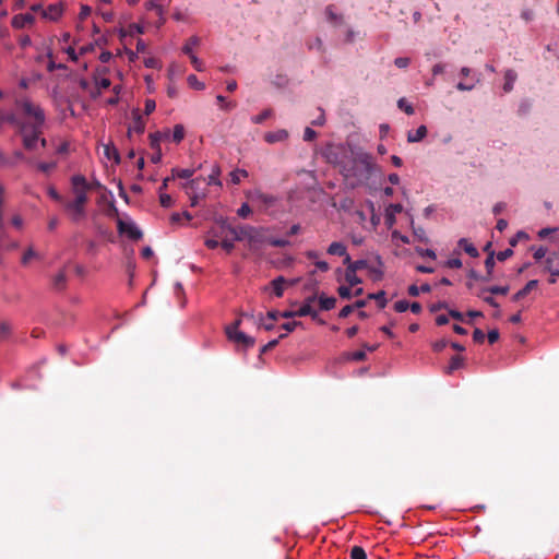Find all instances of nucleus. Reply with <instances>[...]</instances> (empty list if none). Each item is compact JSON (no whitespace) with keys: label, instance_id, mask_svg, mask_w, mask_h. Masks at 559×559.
I'll return each instance as SVG.
<instances>
[{"label":"nucleus","instance_id":"1","mask_svg":"<svg viewBox=\"0 0 559 559\" xmlns=\"http://www.w3.org/2000/svg\"><path fill=\"white\" fill-rule=\"evenodd\" d=\"M236 241L248 240L251 248H255L265 242L264 228L254 227L250 225H238L237 230L234 233Z\"/></svg>","mask_w":559,"mask_h":559},{"label":"nucleus","instance_id":"2","mask_svg":"<svg viewBox=\"0 0 559 559\" xmlns=\"http://www.w3.org/2000/svg\"><path fill=\"white\" fill-rule=\"evenodd\" d=\"M15 104L22 114L29 119V123H26L29 128L43 127L45 114L38 105L33 104L27 98L17 99Z\"/></svg>","mask_w":559,"mask_h":559},{"label":"nucleus","instance_id":"3","mask_svg":"<svg viewBox=\"0 0 559 559\" xmlns=\"http://www.w3.org/2000/svg\"><path fill=\"white\" fill-rule=\"evenodd\" d=\"M71 188L76 203H87V192L92 190V185L87 182L83 175H74L71 178Z\"/></svg>","mask_w":559,"mask_h":559},{"label":"nucleus","instance_id":"4","mask_svg":"<svg viewBox=\"0 0 559 559\" xmlns=\"http://www.w3.org/2000/svg\"><path fill=\"white\" fill-rule=\"evenodd\" d=\"M62 205H63L64 210L68 212L71 221L74 223H78L79 221L84 218L86 215V211H85L86 203H76V201H74V200H71V201L66 200Z\"/></svg>","mask_w":559,"mask_h":559},{"label":"nucleus","instance_id":"5","mask_svg":"<svg viewBox=\"0 0 559 559\" xmlns=\"http://www.w3.org/2000/svg\"><path fill=\"white\" fill-rule=\"evenodd\" d=\"M460 74L464 78H469L468 81H461L456 84V88L461 92L472 91L480 81L479 76L473 73L472 69L468 67H463Z\"/></svg>","mask_w":559,"mask_h":559},{"label":"nucleus","instance_id":"6","mask_svg":"<svg viewBox=\"0 0 559 559\" xmlns=\"http://www.w3.org/2000/svg\"><path fill=\"white\" fill-rule=\"evenodd\" d=\"M41 129L43 127L29 128L26 124L24 132H21V134L23 135V144L26 150L32 151L36 147V143L39 140V135L43 132Z\"/></svg>","mask_w":559,"mask_h":559},{"label":"nucleus","instance_id":"7","mask_svg":"<svg viewBox=\"0 0 559 559\" xmlns=\"http://www.w3.org/2000/svg\"><path fill=\"white\" fill-rule=\"evenodd\" d=\"M117 228L120 234H127L133 240H139L143 236L142 231L133 223H126L119 217L117 218Z\"/></svg>","mask_w":559,"mask_h":559},{"label":"nucleus","instance_id":"8","mask_svg":"<svg viewBox=\"0 0 559 559\" xmlns=\"http://www.w3.org/2000/svg\"><path fill=\"white\" fill-rule=\"evenodd\" d=\"M227 336L230 341L238 345H241L245 348H250L255 343L253 337L245 334L241 331H235V329H233L231 332L227 333Z\"/></svg>","mask_w":559,"mask_h":559},{"label":"nucleus","instance_id":"9","mask_svg":"<svg viewBox=\"0 0 559 559\" xmlns=\"http://www.w3.org/2000/svg\"><path fill=\"white\" fill-rule=\"evenodd\" d=\"M133 124L128 128V136L131 138L132 132L142 134L145 130V120L139 109L132 110Z\"/></svg>","mask_w":559,"mask_h":559},{"label":"nucleus","instance_id":"10","mask_svg":"<svg viewBox=\"0 0 559 559\" xmlns=\"http://www.w3.org/2000/svg\"><path fill=\"white\" fill-rule=\"evenodd\" d=\"M248 197L250 198V200L252 202H259L266 206L273 205L276 201L275 197H273L271 194H265V193L261 192L260 190L252 191Z\"/></svg>","mask_w":559,"mask_h":559},{"label":"nucleus","instance_id":"11","mask_svg":"<svg viewBox=\"0 0 559 559\" xmlns=\"http://www.w3.org/2000/svg\"><path fill=\"white\" fill-rule=\"evenodd\" d=\"M288 139V132L285 129H280L276 131L266 132L264 134V141L269 144H274L277 142H284Z\"/></svg>","mask_w":559,"mask_h":559},{"label":"nucleus","instance_id":"12","mask_svg":"<svg viewBox=\"0 0 559 559\" xmlns=\"http://www.w3.org/2000/svg\"><path fill=\"white\" fill-rule=\"evenodd\" d=\"M62 12L63 8L61 3L50 4L46 10L41 11V15L44 19L57 21L62 15Z\"/></svg>","mask_w":559,"mask_h":559},{"label":"nucleus","instance_id":"13","mask_svg":"<svg viewBox=\"0 0 559 559\" xmlns=\"http://www.w3.org/2000/svg\"><path fill=\"white\" fill-rule=\"evenodd\" d=\"M376 265L369 264L367 266V270L369 271V274L373 281H380L383 277V262L380 255L376 257Z\"/></svg>","mask_w":559,"mask_h":559},{"label":"nucleus","instance_id":"14","mask_svg":"<svg viewBox=\"0 0 559 559\" xmlns=\"http://www.w3.org/2000/svg\"><path fill=\"white\" fill-rule=\"evenodd\" d=\"M34 21H35V17L29 13L16 14L13 16L11 24L14 28L20 29V28L25 27L27 24H33Z\"/></svg>","mask_w":559,"mask_h":559},{"label":"nucleus","instance_id":"15","mask_svg":"<svg viewBox=\"0 0 559 559\" xmlns=\"http://www.w3.org/2000/svg\"><path fill=\"white\" fill-rule=\"evenodd\" d=\"M3 122H9V123L17 127L20 132H24V130L26 128V123L20 121L14 114L0 112V123H3Z\"/></svg>","mask_w":559,"mask_h":559},{"label":"nucleus","instance_id":"16","mask_svg":"<svg viewBox=\"0 0 559 559\" xmlns=\"http://www.w3.org/2000/svg\"><path fill=\"white\" fill-rule=\"evenodd\" d=\"M537 285H538L537 280L528 281L522 289H520L519 292H516L513 295L512 300L519 301V300L523 299L527 294H530L533 289H535L537 287Z\"/></svg>","mask_w":559,"mask_h":559},{"label":"nucleus","instance_id":"17","mask_svg":"<svg viewBox=\"0 0 559 559\" xmlns=\"http://www.w3.org/2000/svg\"><path fill=\"white\" fill-rule=\"evenodd\" d=\"M403 211V206L399 203L390 204L385 211V223L389 227H391L395 223V214L401 213Z\"/></svg>","mask_w":559,"mask_h":559},{"label":"nucleus","instance_id":"18","mask_svg":"<svg viewBox=\"0 0 559 559\" xmlns=\"http://www.w3.org/2000/svg\"><path fill=\"white\" fill-rule=\"evenodd\" d=\"M219 224H221L219 231L215 233L214 235L216 237H223V234H224V235H227L231 240L236 241L234 239V233L237 230V226H233V225L228 224L226 219H222L219 222Z\"/></svg>","mask_w":559,"mask_h":559},{"label":"nucleus","instance_id":"19","mask_svg":"<svg viewBox=\"0 0 559 559\" xmlns=\"http://www.w3.org/2000/svg\"><path fill=\"white\" fill-rule=\"evenodd\" d=\"M67 273L64 270H60L53 277H52V287L56 290H63L67 287Z\"/></svg>","mask_w":559,"mask_h":559},{"label":"nucleus","instance_id":"20","mask_svg":"<svg viewBox=\"0 0 559 559\" xmlns=\"http://www.w3.org/2000/svg\"><path fill=\"white\" fill-rule=\"evenodd\" d=\"M325 14H326V19L328 21L333 24L334 26H340L343 24L344 22V19H343V15L341 14H337L335 11H334V5L330 4L325 8Z\"/></svg>","mask_w":559,"mask_h":559},{"label":"nucleus","instance_id":"21","mask_svg":"<svg viewBox=\"0 0 559 559\" xmlns=\"http://www.w3.org/2000/svg\"><path fill=\"white\" fill-rule=\"evenodd\" d=\"M518 79V74L514 70L508 69L504 72V84H503V91L506 93H510L513 90V85Z\"/></svg>","mask_w":559,"mask_h":559},{"label":"nucleus","instance_id":"22","mask_svg":"<svg viewBox=\"0 0 559 559\" xmlns=\"http://www.w3.org/2000/svg\"><path fill=\"white\" fill-rule=\"evenodd\" d=\"M459 247L462 248L469 257L477 258L479 252L477 248L469 242L466 238H461L457 242Z\"/></svg>","mask_w":559,"mask_h":559},{"label":"nucleus","instance_id":"23","mask_svg":"<svg viewBox=\"0 0 559 559\" xmlns=\"http://www.w3.org/2000/svg\"><path fill=\"white\" fill-rule=\"evenodd\" d=\"M104 155L109 159L114 160L116 164L120 163V154L118 148L114 144L104 145Z\"/></svg>","mask_w":559,"mask_h":559},{"label":"nucleus","instance_id":"24","mask_svg":"<svg viewBox=\"0 0 559 559\" xmlns=\"http://www.w3.org/2000/svg\"><path fill=\"white\" fill-rule=\"evenodd\" d=\"M427 135V128L425 126H420L416 129L415 132L409 131L407 134V141L409 143H416L421 141Z\"/></svg>","mask_w":559,"mask_h":559},{"label":"nucleus","instance_id":"25","mask_svg":"<svg viewBox=\"0 0 559 559\" xmlns=\"http://www.w3.org/2000/svg\"><path fill=\"white\" fill-rule=\"evenodd\" d=\"M489 290L487 289V287H483L480 289H478L475 295L483 299L486 304H488L489 306L493 307V308H499V304L496 301V299L488 295Z\"/></svg>","mask_w":559,"mask_h":559},{"label":"nucleus","instance_id":"26","mask_svg":"<svg viewBox=\"0 0 559 559\" xmlns=\"http://www.w3.org/2000/svg\"><path fill=\"white\" fill-rule=\"evenodd\" d=\"M202 182H204L203 178H194L186 182L183 189L186 192H205V190L201 188Z\"/></svg>","mask_w":559,"mask_h":559},{"label":"nucleus","instance_id":"27","mask_svg":"<svg viewBox=\"0 0 559 559\" xmlns=\"http://www.w3.org/2000/svg\"><path fill=\"white\" fill-rule=\"evenodd\" d=\"M169 135V131L162 133L159 131L153 132L148 135L150 146L152 150L160 148V141Z\"/></svg>","mask_w":559,"mask_h":559},{"label":"nucleus","instance_id":"28","mask_svg":"<svg viewBox=\"0 0 559 559\" xmlns=\"http://www.w3.org/2000/svg\"><path fill=\"white\" fill-rule=\"evenodd\" d=\"M346 246L342 242H338V241H334L332 242L329 247H328V250L326 252L329 254H332V255H338V257H343V255H346Z\"/></svg>","mask_w":559,"mask_h":559},{"label":"nucleus","instance_id":"29","mask_svg":"<svg viewBox=\"0 0 559 559\" xmlns=\"http://www.w3.org/2000/svg\"><path fill=\"white\" fill-rule=\"evenodd\" d=\"M319 305L321 310L329 311L333 309L336 305V298L335 297H326L324 294H321L319 297Z\"/></svg>","mask_w":559,"mask_h":559},{"label":"nucleus","instance_id":"30","mask_svg":"<svg viewBox=\"0 0 559 559\" xmlns=\"http://www.w3.org/2000/svg\"><path fill=\"white\" fill-rule=\"evenodd\" d=\"M146 7H147L148 10H154L156 12V14L159 17V24H164L165 23V17H164L165 10L158 3V0H147Z\"/></svg>","mask_w":559,"mask_h":559},{"label":"nucleus","instance_id":"31","mask_svg":"<svg viewBox=\"0 0 559 559\" xmlns=\"http://www.w3.org/2000/svg\"><path fill=\"white\" fill-rule=\"evenodd\" d=\"M297 317L310 316L313 320L318 318V312L313 310L309 302H305L298 310H296Z\"/></svg>","mask_w":559,"mask_h":559},{"label":"nucleus","instance_id":"32","mask_svg":"<svg viewBox=\"0 0 559 559\" xmlns=\"http://www.w3.org/2000/svg\"><path fill=\"white\" fill-rule=\"evenodd\" d=\"M285 282L286 281H285V278L283 276H278V277L274 278L271 282V285L273 287V292H274L276 297H282L283 296Z\"/></svg>","mask_w":559,"mask_h":559},{"label":"nucleus","instance_id":"33","mask_svg":"<svg viewBox=\"0 0 559 559\" xmlns=\"http://www.w3.org/2000/svg\"><path fill=\"white\" fill-rule=\"evenodd\" d=\"M201 39L198 36H191L182 47V52L185 55H191L193 52V48L199 46Z\"/></svg>","mask_w":559,"mask_h":559},{"label":"nucleus","instance_id":"34","mask_svg":"<svg viewBox=\"0 0 559 559\" xmlns=\"http://www.w3.org/2000/svg\"><path fill=\"white\" fill-rule=\"evenodd\" d=\"M356 162H358L359 164H361L365 168V170L369 174L371 173L372 170V157L371 155L369 154H359L357 157H356Z\"/></svg>","mask_w":559,"mask_h":559},{"label":"nucleus","instance_id":"35","mask_svg":"<svg viewBox=\"0 0 559 559\" xmlns=\"http://www.w3.org/2000/svg\"><path fill=\"white\" fill-rule=\"evenodd\" d=\"M221 175V168L218 165H214L211 174L207 177V185H215L222 187V181L218 179Z\"/></svg>","mask_w":559,"mask_h":559},{"label":"nucleus","instance_id":"36","mask_svg":"<svg viewBox=\"0 0 559 559\" xmlns=\"http://www.w3.org/2000/svg\"><path fill=\"white\" fill-rule=\"evenodd\" d=\"M368 299H374L377 300L378 302V307L380 309H383L385 308L386 304H388V300L385 298V292L384 290H380L378 293H371L368 295Z\"/></svg>","mask_w":559,"mask_h":559},{"label":"nucleus","instance_id":"37","mask_svg":"<svg viewBox=\"0 0 559 559\" xmlns=\"http://www.w3.org/2000/svg\"><path fill=\"white\" fill-rule=\"evenodd\" d=\"M273 116V110L271 108L264 109L261 114L252 116L251 121L254 124H261L266 119L271 118Z\"/></svg>","mask_w":559,"mask_h":559},{"label":"nucleus","instance_id":"38","mask_svg":"<svg viewBox=\"0 0 559 559\" xmlns=\"http://www.w3.org/2000/svg\"><path fill=\"white\" fill-rule=\"evenodd\" d=\"M464 358L462 356L455 355L451 358L450 365L448 367L447 372L452 373L454 370L461 368L463 366Z\"/></svg>","mask_w":559,"mask_h":559},{"label":"nucleus","instance_id":"39","mask_svg":"<svg viewBox=\"0 0 559 559\" xmlns=\"http://www.w3.org/2000/svg\"><path fill=\"white\" fill-rule=\"evenodd\" d=\"M357 272L345 270L344 278L349 286H356L361 283V280L356 275Z\"/></svg>","mask_w":559,"mask_h":559},{"label":"nucleus","instance_id":"40","mask_svg":"<svg viewBox=\"0 0 559 559\" xmlns=\"http://www.w3.org/2000/svg\"><path fill=\"white\" fill-rule=\"evenodd\" d=\"M229 177L233 183L238 185L241 178L248 177V173L245 169H236L229 174Z\"/></svg>","mask_w":559,"mask_h":559},{"label":"nucleus","instance_id":"41","mask_svg":"<svg viewBox=\"0 0 559 559\" xmlns=\"http://www.w3.org/2000/svg\"><path fill=\"white\" fill-rule=\"evenodd\" d=\"M185 138V128L182 124H176L173 132V141L180 143Z\"/></svg>","mask_w":559,"mask_h":559},{"label":"nucleus","instance_id":"42","mask_svg":"<svg viewBox=\"0 0 559 559\" xmlns=\"http://www.w3.org/2000/svg\"><path fill=\"white\" fill-rule=\"evenodd\" d=\"M38 258V253L33 249V247H29L23 254L21 259V263L23 265H27L32 259Z\"/></svg>","mask_w":559,"mask_h":559},{"label":"nucleus","instance_id":"43","mask_svg":"<svg viewBox=\"0 0 559 559\" xmlns=\"http://www.w3.org/2000/svg\"><path fill=\"white\" fill-rule=\"evenodd\" d=\"M194 174V169H173V178L178 177L182 179H188L192 177Z\"/></svg>","mask_w":559,"mask_h":559},{"label":"nucleus","instance_id":"44","mask_svg":"<svg viewBox=\"0 0 559 559\" xmlns=\"http://www.w3.org/2000/svg\"><path fill=\"white\" fill-rule=\"evenodd\" d=\"M350 559H367V554L362 547L354 546L350 550Z\"/></svg>","mask_w":559,"mask_h":559},{"label":"nucleus","instance_id":"45","mask_svg":"<svg viewBox=\"0 0 559 559\" xmlns=\"http://www.w3.org/2000/svg\"><path fill=\"white\" fill-rule=\"evenodd\" d=\"M265 242H269L272 247L285 248L290 245L287 239L282 238H266Z\"/></svg>","mask_w":559,"mask_h":559},{"label":"nucleus","instance_id":"46","mask_svg":"<svg viewBox=\"0 0 559 559\" xmlns=\"http://www.w3.org/2000/svg\"><path fill=\"white\" fill-rule=\"evenodd\" d=\"M367 266H368V262L366 260H356L353 263H350V265H348L346 267V270L352 271V272H357L362 269H367Z\"/></svg>","mask_w":559,"mask_h":559},{"label":"nucleus","instance_id":"47","mask_svg":"<svg viewBox=\"0 0 559 559\" xmlns=\"http://www.w3.org/2000/svg\"><path fill=\"white\" fill-rule=\"evenodd\" d=\"M397 107L403 110L405 114L407 115H413L415 111H414V107L407 103V100L405 98H400L399 102H397Z\"/></svg>","mask_w":559,"mask_h":559},{"label":"nucleus","instance_id":"48","mask_svg":"<svg viewBox=\"0 0 559 559\" xmlns=\"http://www.w3.org/2000/svg\"><path fill=\"white\" fill-rule=\"evenodd\" d=\"M221 246L227 252L230 253L234 250V240H231L227 235L223 234Z\"/></svg>","mask_w":559,"mask_h":559},{"label":"nucleus","instance_id":"49","mask_svg":"<svg viewBox=\"0 0 559 559\" xmlns=\"http://www.w3.org/2000/svg\"><path fill=\"white\" fill-rule=\"evenodd\" d=\"M485 267L489 275H492V271L495 267V252H489L488 257L485 260Z\"/></svg>","mask_w":559,"mask_h":559},{"label":"nucleus","instance_id":"50","mask_svg":"<svg viewBox=\"0 0 559 559\" xmlns=\"http://www.w3.org/2000/svg\"><path fill=\"white\" fill-rule=\"evenodd\" d=\"M190 198V205L197 206L200 199L205 198V192H186Z\"/></svg>","mask_w":559,"mask_h":559},{"label":"nucleus","instance_id":"51","mask_svg":"<svg viewBox=\"0 0 559 559\" xmlns=\"http://www.w3.org/2000/svg\"><path fill=\"white\" fill-rule=\"evenodd\" d=\"M189 58H190V61H191V64L193 66V68L201 72L204 70V64H203V61L200 60L193 52L191 55H188Z\"/></svg>","mask_w":559,"mask_h":559},{"label":"nucleus","instance_id":"52","mask_svg":"<svg viewBox=\"0 0 559 559\" xmlns=\"http://www.w3.org/2000/svg\"><path fill=\"white\" fill-rule=\"evenodd\" d=\"M487 289L491 295H507L509 292V286H490L487 287Z\"/></svg>","mask_w":559,"mask_h":559},{"label":"nucleus","instance_id":"53","mask_svg":"<svg viewBox=\"0 0 559 559\" xmlns=\"http://www.w3.org/2000/svg\"><path fill=\"white\" fill-rule=\"evenodd\" d=\"M57 167V163L56 162H51V163H39L37 165V168L38 170H40L41 173H45V174H49L51 170H53L55 168Z\"/></svg>","mask_w":559,"mask_h":559},{"label":"nucleus","instance_id":"54","mask_svg":"<svg viewBox=\"0 0 559 559\" xmlns=\"http://www.w3.org/2000/svg\"><path fill=\"white\" fill-rule=\"evenodd\" d=\"M350 287L352 286H349V285L348 286H340L337 288V293H338L340 297L343 299H350L353 296Z\"/></svg>","mask_w":559,"mask_h":559},{"label":"nucleus","instance_id":"55","mask_svg":"<svg viewBox=\"0 0 559 559\" xmlns=\"http://www.w3.org/2000/svg\"><path fill=\"white\" fill-rule=\"evenodd\" d=\"M554 259L548 257L545 261L546 269L550 272L551 276H559V267L552 266Z\"/></svg>","mask_w":559,"mask_h":559},{"label":"nucleus","instance_id":"56","mask_svg":"<svg viewBox=\"0 0 559 559\" xmlns=\"http://www.w3.org/2000/svg\"><path fill=\"white\" fill-rule=\"evenodd\" d=\"M188 83L190 86L197 88V90H203L204 88V84L199 82L198 78L194 75V74H190L188 76Z\"/></svg>","mask_w":559,"mask_h":559},{"label":"nucleus","instance_id":"57","mask_svg":"<svg viewBox=\"0 0 559 559\" xmlns=\"http://www.w3.org/2000/svg\"><path fill=\"white\" fill-rule=\"evenodd\" d=\"M159 202L163 207H170L173 205V199L169 194L160 193Z\"/></svg>","mask_w":559,"mask_h":559},{"label":"nucleus","instance_id":"58","mask_svg":"<svg viewBox=\"0 0 559 559\" xmlns=\"http://www.w3.org/2000/svg\"><path fill=\"white\" fill-rule=\"evenodd\" d=\"M409 308V302L407 300H399L394 304V310L396 312H404Z\"/></svg>","mask_w":559,"mask_h":559},{"label":"nucleus","instance_id":"59","mask_svg":"<svg viewBox=\"0 0 559 559\" xmlns=\"http://www.w3.org/2000/svg\"><path fill=\"white\" fill-rule=\"evenodd\" d=\"M416 252L420 255V257H428L432 260L436 259V252L431 249H423V248H416Z\"/></svg>","mask_w":559,"mask_h":559},{"label":"nucleus","instance_id":"60","mask_svg":"<svg viewBox=\"0 0 559 559\" xmlns=\"http://www.w3.org/2000/svg\"><path fill=\"white\" fill-rule=\"evenodd\" d=\"M238 216L246 218L251 214V209L247 203H243L237 211Z\"/></svg>","mask_w":559,"mask_h":559},{"label":"nucleus","instance_id":"61","mask_svg":"<svg viewBox=\"0 0 559 559\" xmlns=\"http://www.w3.org/2000/svg\"><path fill=\"white\" fill-rule=\"evenodd\" d=\"M156 108V103L154 99H146L145 100V107H144V114L146 116L151 115Z\"/></svg>","mask_w":559,"mask_h":559},{"label":"nucleus","instance_id":"62","mask_svg":"<svg viewBox=\"0 0 559 559\" xmlns=\"http://www.w3.org/2000/svg\"><path fill=\"white\" fill-rule=\"evenodd\" d=\"M316 138H317V132L313 129L307 127L304 132V140L307 142H310V141H313Z\"/></svg>","mask_w":559,"mask_h":559},{"label":"nucleus","instance_id":"63","mask_svg":"<svg viewBox=\"0 0 559 559\" xmlns=\"http://www.w3.org/2000/svg\"><path fill=\"white\" fill-rule=\"evenodd\" d=\"M411 60L409 58H406V57H399L394 60V64L400 68V69H404V68H407L408 64H409Z\"/></svg>","mask_w":559,"mask_h":559},{"label":"nucleus","instance_id":"64","mask_svg":"<svg viewBox=\"0 0 559 559\" xmlns=\"http://www.w3.org/2000/svg\"><path fill=\"white\" fill-rule=\"evenodd\" d=\"M473 341L479 344L484 343L485 333L480 329H475L473 332Z\"/></svg>","mask_w":559,"mask_h":559}]
</instances>
